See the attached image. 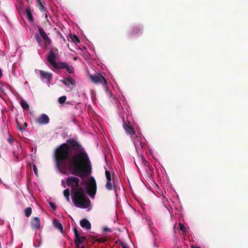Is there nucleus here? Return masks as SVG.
Masks as SVG:
<instances>
[{
  "instance_id": "obj_1",
  "label": "nucleus",
  "mask_w": 248,
  "mask_h": 248,
  "mask_svg": "<svg viewBox=\"0 0 248 248\" xmlns=\"http://www.w3.org/2000/svg\"><path fill=\"white\" fill-rule=\"evenodd\" d=\"M55 165L59 171L66 174L68 170L83 179L90 175L92 167L89 156L81 144L71 139L58 147L54 153Z\"/></svg>"
},
{
  "instance_id": "obj_2",
  "label": "nucleus",
  "mask_w": 248,
  "mask_h": 248,
  "mask_svg": "<svg viewBox=\"0 0 248 248\" xmlns=\"http://www.w3.org/2000/svg\"><path fill=\"white\" fill-rule=\"evenodd\" d=\"M66 184L72 189V202L77 207L87 208L90 206V199L86 196L84 190L79 187V179L75 176H70L66 179Z\"/></svg>"
},
{
  "instance_id": "obj_3",
  "label": "nucleus",
  "mask_w": 248,
  "mask_h": 248,
  "mask_svg": "<svg viewBox=\"0 0 248 248\" xmlns=\"http://www.w3.org/2000/svg\"><path fill=\"white\" fill-rule=\"evenodd\" d=\"M57 51L58 49L57 48L54 47L50 48L46 58L48 62L56 69L65 68L68 73L70 74L73 73L74 72V68L71 65L65 62H56V55L55 53Z\"/></svg>"
},
{
  "instance_id": "obj_4",
  "label": "nucleus",
  "mask_w": 248,
  "mask_h": 248,
  "mask_svg": "<svg viewBox=\"0 0 248 248\" xmlns=\"http://www.w3.org/2000/svg\"><path fill=\"white\" fill-rule=\"evenodd\" d=\"M86 192L92 197H93L96 193L97 186L95 180L93 176L88 179L85 186Z\"/></svg>"
},
{
  "instance_id": "obj_5",
  "label": "nucleus",
  "mask_w": 248,
  "mask_h": 248,
  "mask_svg": "<svg viewBox=\"0 0 248 248\" xmlns=\"http://www.w3.org/2000/svg\"><path fill=\"white\" fill-rule=\"evenodd\" d=\"M123 127L124 129L125 130L126 133L129 134L131 136V138L133 140V143L135 146L136 147L138 145V142L140 141V139H141V137H134V135L135 134V131L133 128L132 126L130 125V122L128 121L127 122H125L124 121L123 122Z\"/></svg>"
},
{
  "instance_id": "obj_6",
  "label": "nucleus",
  "mask_w": 248,
  "mask_h": 248,
  "mask_svg": "<svg viewBox=\"0 0 248 248\" xmlns=\"http://www.w3.org/2000/svg\"><path fill=\"white\" fill-rule=\"evenodd\" d=\"M91 80L94 84H101L106 86L107 85V80L105 77L100 74L95 75H90Z\"/></svg>"
},
{
  "instance_id": "obj_7",
  "label": "nucleus",
  "mask_w": 248,
  "mask_h": 248,
  "mask_svg": "<svg viewBox=\"0 0 248 248\" xmlns=\"http://www.w3.org/2000/svg\"><path fill=\"white\" fill-rule=\"evenodd\" d=\"M61 81L71 90L73 89L75 87L76 82L71 76L63 78V80H61Z\"/></svg>"
},
{
  "instance_id": "obj_8",
  "label": "nucleus",
  "mask_w": 248,
  "mask_h": 248,
  "mask_svg": "<svg viewBox=\"0 0 248 248\" xmlns=\"http://www.w3.org/2000/svg\"><path fill=\"white\" fill-rule=\"evenodd\" d=\"M38 31L40 33V36L42 37L43 40L48 45H50L51 43V40L48 37V35L45 31L44 30L43 28L38 26Z\"/></svg>"
},
{
  "instance_id": "obj_9",
  "label": "nucleus",
  "mask_w": 248,
  "mask_h": 248,
  "mask_svg": "<svg viewBox=\"0 0 248 248\" xmlns=\"http://www.w3.org/2000/svg\"><path fill=\"white\" fill-rule=\"evenodd\" d=\"M35 122L40 124H45L49 123V119L46 114H42L39 118L36 119Z\"/></svg>"
},
{
  "instance_id": "obj_10",
  "label": "nucleus",
  "mask_w": 248,
  "mask_h": 248,
  "mask_svg": "<svg viewBox=\"0 0 248 248\" xmlns=\"http://www.w3.org/2000/svg\"><path fill=\"white\" fill-rule=\"evenodd\" d=\"M40 77L42 78L46 79L48 83H50V80L52 77V74L51 73L45 72L43 70L39 71Z\"/></svg>"
},
{
  "instance_id": "obj_11",
  "label": "nucleus",
  "mask_w": 248,
  "mask_h": 248,
  "mask_svg": "<svg viewBox=\"0 0 248 248\" xmlns=\"http://www.w3.org/2000/svg\"><path fill=\"white\" fill-rule=\"evenodd\" d=\"M32 228L37 230L40 226V219L39 217H34L31 221Z\"/></svg>"
},
{
  "instance_id": "obj_12",
  "label": "nucleus",
  "mask_w": 248,
  "mask_h": 248,
  "mask_svg": "<svg viewBox=\"0 0 248 248\" xmlns=\"http://www.w3.org/2000/svg\"><path fill=\"white\" fill-rule=\"evenodd\" d=\"M37 5L40 10V11L42 13H46V8L45 6V2L43 0H35Z\"/></svg>"
},
{
  "instance_id": "obj_13",
  "label": "nucleus",
  "mask_w": 248,
  "mask_h": 248,
  "mask_svg": "<svg viewBox=\"0 0 248 248\" xmlns=\"http://www.w3.org/2000/svg\"><path fill=\"white\" fill-rule=\"evenodd\" d=\"M142 33L141 29L138 26L134 27L131 29V35L132 36L138 35Z\"/></svg>"
},
{
  "instance_id": "obj_14",
  "label": "nucleus",
  "mask_w": 248,
  "mask_h": 248,
  "mask_svg": "<svg viewBox=\"0 0 248 248\" xmlns=\"http://www.w3.org/2000/svg\"><path fill=\"white\" fill-rule=\"evenodd\" d=\"M80 224L81 226L83 228H85L88 230L91 228V224L87 219L84 218L82 219L80 222Z\"/></svg>"
},
{
  "instance_id": "obj_15",
  "label": "nucleus",
  "mask_w": 248,
  "mask_h": 248,
  "mask_svg": "<svg viewBox=\"0 0 248 248\" xmlns=\"http://www.w3.org/2000/svg\"><path fill=\"white\" fill-rule=\"evenodd\" d=\"M26 14L28 20L31 22H33V16L31 13V10L30 7L28 6L26 8Z\"/></svg>"
},
{
  "instance_id": "obj_16",
  "label": "nucleus",
  "mask_w": 248,
  "mask_h": 248,
  "mask_svg": "<svg viewBox=\"0 0 248 248\" xmlns=\"http://www.w3.org/2000/svg\"><path fill=\"white\" fill-rule=\"evenodd\" d=\"M53 223L56 228L59 229L61 232L62 231L63 227L62 224L57 219L53 220Z\"/></svg>"
},
{
  "instance_id": "obj_17",
  "label": "nucleus",
  "mask_w": 248,
  "mask_h": 248,
  "mask_svg": "<svg viewBox=\"0 0 248 248\" xmlns=\"http://www.w3.org/2000/svg\"><path fill=\"white\" fill-rule=\"evenodd\" d=\"M114 186V183L113 181L110 180V181H107V183L106 184V187L108 190H112L113 187Z\"/></svg>"
},
{
  "instance_id": "obj_18",
  "label": "nucleus",
  "mask_w": 248,
  "mask_h": 248,
  "mask_svg": "<svg viewBox=\"0 0 248 248\" xmlns=\"http://www.w3.org/2000/svg\"><path fill=\"white\" fill-rule=\"evenodd\" d=\"M63 195L65 197L66 201L70 202V192L69 189H66L63 191Z\"/></svg>"
},
{
  "instance_id": "obj_19",
  "label": "nucleus",
  "mask_w": 248,
  "mask_h": 248,
  "mask_svg": "<svg viewBox=\"0 0 248 248\" xmlns=\"http://www.w3.org/2000/svg\"><path fill=\"white\" fill-rule=\"evenodd\" d=\"M20 104L21 106L23 108V109H29V106L28 104L27 103V102L26 101H25V100H22L20 101Z\"/></svg>"
},
{
  "instance_id": "obj_20",
  "label": "nucleus",
  "mask_w": 248,
  "mask_h": 248,
  "mask_svg": "<svg viewBox=\"0 0 248 248\" xmlns=\"http://www.w3.org/2000/svg\"><path fill=\"white\" fill-rule=\"evenodd\" d=\"M31 208L30 207H27L24 210L25 215L27 217H29L31 214Z\"/></svg>"
},
{
  "instance_id": "obj_21",
  "label": "nucleus",
  "mask_w": 248,
  "mask_h": 248,
  "mask_svg": "<svg viewBox=\"0 0 248 248\" xmlns=\"http://www.w3.org/2000/svg\"><path fill=\"white\" fill-rule=\"evenodd\" d=\"M75 243L77 245H79L83 243V241L81 240V237L80 235L78 236V237H75Z\"/></svg>"
},
{
  "instance_id": "obj_22",
  "label": "nucleus",
  "mask_w": 248,
  "mask_h": 248,
  "mask_svg": "<svg viewBox=\"0 0 248 248\" xmlns=\"http://www.w3.org/2000/svg\"><path fill=\"white\" fill-rule=\"evenodd\" d=\"M179 229L183 232L184 234H186L187 229L182 224L179 223Z\"/></svg>"
},
{
  "instance_id": "obj_23",
  "label": "nucleus",
  "mask_w": 248,
  "mask_h": 248,
  "mask_svg": "<svg viewBox=\"0 0 248 248\" xmlns=\"http://www.w3.org/2000/svg\"><path fill=\"white\" fill-rule=\"evenodd\" d=\"M105 175L107 181H110V180H111V174L108 170H107L105 171Z\"/></svg>"
},
{
  "instance_id": "obj_24",
  "label": "nucleus",
  "mask_w": 248,
  "mask_h": 248,
  "mask_svg": "<svg viewBox=\"0 0 248 248\" xmlns=\"http://www.w3.org/2000/svg\"><path fill=\"white\" fill-rule=\"evenodd\" d=\"M107 240L108 238L107 237H102L97 239L96 241L99 243H105L107 241Z\"/></svg>"
},
{
  "instance_id": "obj_25",
  "label": "nucleus",
  "mask_w": 248,
  "mask_h": 248,
  "mask_svg": "<svg viewBox=\"0 0 248 248\" xmlns=\"http://www.w3.org/2000/svg\"><path fill=\"white\" fill-rule=\"evenodd\" d=\"M66 100V96L63 95V96L60 97L59 98V102L60 104H62V103H64L65 102Z\"/></svg>"
},
{
  "instance_id": "obj_26",
  "label": "nucleus",
  "mask_w": 248,
  "mask_h": 248,
  "mask_svg": "<svg viewBox=\"0 0 248 248\" xmlns=\"http://www.w3.org/2000/svg\"><path fill=\"white\" fill-rule=\"evenodd\" d=\"M49 204L53 210H56L57 207L54 203L52 202H49Z\"/></svg>"
},
{
  "instance_id": "obj_27",
  "label": "nucleus",
  "mask_w": 248,
  "mask_h": 248,
  "mask_svg": "<svg viewBox=\"0 0 248 248\" xmlns=\"http://www.w3.org/2000/svg\"><path fill=\"white\" fill-rule=\"evenodd\" d=\"M73 40V41L74 42H76L77 43H79L80 42L79 39L78 38V37L76 35H75L74 36Z\"/></svg>"
},
{
  "instance_id": "obj_28",
  "label": "nucleus",
  "mask_w": 248,
  "mask_h": 248,
  "mask_svg": "<svg viewBox=\"0 0 248 248\" xmlns=\"http://www.w3.org/2000/svg\"><path fill=\"white\" fill-rule=\"evenodd\" d=\"M35 37L36 39L37 40L39 44H40L41 43L42 41H41L40 37L38 35V34L35 35Z\"/></svg>"
},
{
  "instance_id": "obj_29",
  "label": "nucleus",
  "mask_w": 248,
  "mask_h": 248,
  "mask_svg": "<svg viewBox=\"0 0 248 248\" xmlns=\"http://www.w3.org/2000/svg\"><path fill=\"white\" fill-rule=\"evenodd\" d=\"M57 34L60 36V37L62 39L63 41L64 42H65V39L63 37V35L62 34V33L59 31H57Z\"/></svg>"
},
{
  "instance_id": "obj_30",
  "label": "nucleus",
  "mask_w": 248,
  "mask_h": 248,
  "mask_svg": "<svg viewBox=\"0 0 248 248\" xmlns=\"http://www.w3.org/2000/svg\"><path fill=\"white\" fill-rule=\"evenodd\" d=\"M74 232L75 237H78V236H79V234H78V230L76 229V228H74Z\"/></svg>"
},
{
  "instance_id": "obj_31",
  "label": "nucleus",
  "mask_w": 248,
  "mask_h": 248,
  "mask_svg": "<svg viewBox=\"0 0 248 248\" xmlns=\"http://www.w3.org/2000/svg\"><path fill=\"white\" fill-rule=\"evenodd\" d=\"M121 245L123 248H129V247L123 242H121Z\"/></svg>"
},
{
  "instance_id": "obj_32",
  "label": "nucleus",
  "mask_w": 248,
  "mask_h": 248,
  "mask_svg": "<svg viewBox=\"0 0 248 248\" xmlns=\"http://www.w3.org/2000/svg\"><path fill=\"white\" fill-rule=\"evenodd\" d=\"M33 171L35 172V173L37 174V169L36 167L34 165L33 166Z\"/></svg>"
},
{
  "instance_id": "obj_33",
  "label": "nucleus",
  "mask_w": 248,
  "mask_h": 248,
  "mask_svg": "<svg viewBox=\"0 0 248 248\" xmlns=\"http://www.w3.org/2000/svg\"><path fill=\"white\" fill-rule=\"evenodd\" d=\"M16 123H17V128L20 131H22V128H21V127L19 125L17 121H16Z\"/></svg>"
},
{
  "instance_id": "obj_34",
  "label": "nucleus",
  "mask_w": 248,
  "mask_h": 248,
  "mask_svg": "<svg viewBox=\"0 0 248 248\" xmlns=\"http://www.w3.org/2000/svg\"><path fill=\"white\" fill-rule=\"evenodd\" d=\"M7 140H8V141L10 143H11V144H12V142H13V139H12V137H9V138Z\"/></svg>"
},
{
  "instance_id": "obj_35",
  "label": "nucleus",
  "mask_w": 248,
  "mask_h": 248,
  "mask_svg": "<svg viewBox=\"0 0 248 248\" xmlns=\"http://www.w3.org/2000/svg\"><path fill=\"white\" fill-rule=\"evenodd\" d=\"M103 230L104 232H110L111 231L110 229H109L108 228H107V227L104 228Z\"/></svg>"
},
{
  "instance_id": "obj_36",
  "label": "nucleus",
  "mask_w": 248,
  "mask_h": 248,
  "mask_svg": "<svg viewBox=\"0 0 248 248\" xmlns=\"http://www.w3.org/2000/svg\"><path fill=\"white\" fill-rule=\"evenodd\" d=\"M44 13V14L45 15L46 19L47 20V14H48L47 10H46V13Z\"/></svg>"
},
{
  "instance_id": "obj_37",
  "label": "nucleus",
  "mask_w": 248,
  "mask_h": 248,
  "mask_svg": "<svg viewBox=\"0 0 248 248\" xmlns=\"http://www.w3.org/2000/svg\"><path fill=\"white\" fill-rule=\"evenodd\" d=\"M81 240H86V237L85 236H81Z\"/></svg>"
},
{
  "instance_id": "obj_38",
  "label": "nucleus",
  "mask_w": 248,
  "mask_h": 248,
  "mask_svg": "<svg viewBox=\"0 0 248 248\" xmlns=\"http://www.w3.org/2000/svg\"><path fill=\"white\" fill-rule=\"evenodd\" d=\"M2 71L0 69V78H1V77L2 76Z\"/></svg>"
},
{
  "instance_id": "obj_39",
  "label": "nucleus",
  "mask_w": 248,
  "mask_h": 248,
  "mask_svg": "<svg viewBox=\"0 0 248 248\" xmlns=\"http://www.w3.org/2000/svg\"><path fill=\"white\" fill-rule=\"evenodd\" d=\"M24 124L25 127H27L28 125L27 124L26 122L24 123Z\"/></svg>"
},
{
  "instance_id": "obj_40",
  "label": "nucleus",
  "mask_w": 248,
  "mask_h": 248,
  "mask_svg": "<svg viewBox=\"0 0 248 248\" xmlns=\"http://www.w3.org/2000/svg\"><path fill=\"white\" fill-rule=\"evenodd\" d=\"M144 163H145V165L146 164H148V162L146 160H144Z\"/></svg>"
},
{
  "instance_id": "obj_41",
  "label": "nucleus",
  "mask_w": 248,
  "mask_h": 248,
  "mask_svg": "<svg viewBox=\"0 0 248 248\" xmlns=\"http://www.w3.org/2000/svg\"><path fill=\"white\" fill-rule=\"evenodd\" d=\"M193 248H201L198 247H193Z\"/></svg>"
}]
</instances>
